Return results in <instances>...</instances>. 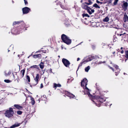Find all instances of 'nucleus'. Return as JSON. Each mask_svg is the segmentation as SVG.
Listing matches in <instances>:
<instances>
[{"instance_id": "f257e3e1", "label": "nucleus", "mask_w": 128, "mask_h": 128, "mask_svg": "<svg viewBox=\"0 0 128 128\" xmlns=\"http://www.w3.org/2000/svg\"><path fill=\"white\" fill-rule=\"evenodd\" d=\"M87 84H86L85 88L86 91V94L84 93V94H87L91 100L98 107L100 106L101 104L106 101L105 98L103 96H94L90 93V90L87 87Z\"/></svg>"}, {"instance_id": "f03ea898", "label": "nucleus", "mask_w": 128, "mask_h": 128, "mask_svg": "<svg viewBox=\"0 0 128 128\" xmlns=\"http://www.w3.org/2000/svg\"><path fill=\"white\" fill-rule=\"evenodd\" d=\"M13 109H15L14 108H10L9 109L6 110L4 114L5 116L8 118H12L14 116V112Z\"/></svg>"}, {"instance_id": "7ed1b4c3", "label": "nucleus", "mask_w": 128, "mask_h": 128, "mask_svg": "<svg viewBox=\"0 0 128 128\" xmlns=\"http://www.w3.org/2000/svg\"><path fill=\"white\" fill-rule=\"evenodd\" d=\"M61 39L62 42L68 45L70 44L72 42V40L69 38L66 35L64 34L62 35L61 36Z\"/></svg>"}, {"instance_id": "20e7f679", "label": "nucleus", "mask_w": 128, "mask_h": 128, "mask_svg": "<svg viewBox=\"0 0 128 128\" xmlns=\"http://www.w3.org/2000/svg\"><path fill=\"white\" fill-rule=\"evenodd\" d=\"M21 26H18L17 28H15L12 29V32L15 34H19L20 31L22 30H27L26 28H24V29H22Z\"/></svg>"}, {"instance_id": "39448f33", "label": "nucleus", "mask_w": 128, "mask_h": 128, "mask_svg": "<svg viewBox=\"0 0 128 128\" xmlns=\"http://www.w3.org/2000/svg\"><path fill=\"white\" fill-rule=\"evenodd\" d=\"M19 24H20V25H19V26H21L22 29H24L26 26V24L25 23L21 21H15L13 22V25H15Z\"/></svg>"}, {"instance_id": "423d86ee", "label": "nucleus", "mask_w": 128, "mask_h": 128, "mask_svg": "<svg viewBox=\"0 0 128 128\" xmlns=\"http://www.w3.org/2000/svg\"><path fill=\"white\" fill-rule=\"evenodd\" d=\"M62 61L64 65L66 67L69 68L70 64V62L67 59L65 58L62 59Z\"/></svg>"}, {"instance_id": "0eeeda50", "label": "nucleus", "mask_w": 128, "mask_h": 128, "mask_svg": "<svg viewBox=\"0 0 128 128\" xmlns=\"http://www.w3.org/2000/svg\"><path fill=\"white\" fill-rule=\"evenodd\" d=\"M64 93L66 95L69 97L70 98H76L75 96L67 91H65Z\"/></svg>"}, {"instance_id": "6e6552de", "label": "nucleus", "mask_w": 128, "mask_h": 128, "mask_svg": "<svg viewBox=\"0 0 128 128\" xmlns=\"http://www.w3.org/2000/svg\"><path fill=\"white\" fill-rule=\"evenodd\" d=\"M22 10L23 14H27L31 11L30 9L27 7H25L22 8Z\"/></svg>"}, {"instance_id": "1a4fd4ad", "label": "nucleus", "mask_w": 128, "mask_h": 128, "mask_svg": "<svg viewBox=\"0 0 128 128\" xmlns=\"http://www.w3.org/2000/svg\"><path fill=\"white\" fill-rule=\"evenodd\" d=\"M88 82L86 78H84L82 81L81 83V86L84 88V85H85V86H86V84H87Z\"/></svg>"}, {"instance_id": "9d476101", "label": "nucleus", "mask_w": 128, "mask_h": 128, "mask_svg": "<svg viewBox=\"0 0 128 128\" xmlns=\"http://www.w3.org/2000/svg\"><path fill=\"white\" fill-rule=\"evenodd\" d=\"M123 2V3L122 5V6L124 10L126 11L127 9V8L128 6V3L127 2H125L124 1Z\"/></svg>"}, {"instance_id": "9b49d317", "label": "nucleus", "mask_w": 128, "mask_h": 128, "mask_svg": "<svg viewBox=\"0 0 128 128\" xmlns=\"http://www.w3.org/2000/svg\"><path fill=\"white\" fill-rule=\"evenodd\" d=\"M40 76V74H36V77L34 78V80L35 81L36 83V84H35L34 86L36 85L37 84H38L40 80V79L39 78Z\"/></svg>"}, {"instance_id": "f8f14e48", "label": "nucleus", "mask_w": 128, "mask_h": 128, "mask_svg": "<svg viewBox=\"0 0 128 128\" xmlns=\"http://www.w3.org/2000/svg\"><path fill=\"white\" fill-rule=\"evenodd\" d=\"M32 57L34 58H38L40 59L42 57V55L41 54H35L32 56Z\"/></svg>"}, {"instance_id": "ddd939ff", "label": "nucleus", "mask_w": 128, "mask_h": 128, "mask_svg": "<svg viewBox=\"0 0 128 128\" xmlns=\"http://www.w3.org/2000/svg\"><path fill=\"white\" fill-rule=\"evenodd\" d=\"M14 107L15 108L19 110H22L23 108V107L18 104H15L14 105Z\"/></svg>"}, {"instance_id": "4468645a", "label": "nucleus", "mask_w": 128, "mask_h": 128, "mask_svg": "<svg viewBox=\"0 0 128 128\" xmlns=\"http://www.w3.org/2000/svg\"><path fill=\"white\" fill-rule=\"evenodd\" d=\"M94 56L91 55L89 56V57L86 60H85L86 63L89 61H90L93 60L94 58Z\"/></svg>"}, {"instance_id": "2eb2a0df", "label": "nucleus", "mask_w": 128, "mask_h": 128, "mask_svg": "<svg viewBox=\"0 0 128 128\" xmlns=\"http://www.w3.org/2000/svg\"><path fill=\"white\" fill-rule=\"evenodd\" d=\"M85 4H86L85 3V2L82 3V5L81 7L87 10L90 7L85 5Z\"/></svg>"}, {"instance_id": "dca6fc26", "label": "nucleus", "mask_w": 128, "mask_h": 128, "mask_svg": "<svg viewBox=\"0 0 128 128\" xmlns=\"http://www.w3.org/2000/svg\"><path fill=\"white\" fill-rule=\"evenodd\" d=\"M123 20L124 22L128 21V16L126 14H124Z\"/></svg>"}, {"instance_id": "f3484780", "label": "nucleus", "mask_w": 128, "mask_h": 128, "mask_svg": "<svg viewBox=\"0 0 128 128\" xmlns=\"http://www.w3.org/2000/svg\"><path fill=\"white\" fill-rule=\"evenodd\" d=\"M22 123H15L14 124H13L10 126V128H14L16 127H17L19 126L21 124H22Z\"/></svg>"}, {"instance_id": "a211bd4d", "label": "nucleus", "mask_w": 128, "mask_h": 128, "mask_svg": "<svg viewBox=\"0 0 128 128\" xmlns=\"http://www.w3.org/2000/svg\"><path fill=\"white\" fill-rule=\"evenodd\" d=\"M125 54L124 55L126 59L125 60V62H126L127 60H128V50H126L125 52Z\"/></svg>"}, {"instance_id": "6ab92c4d", "label": "nucleus", "mask_w": 128, "mask_h": 128, "mask_svg": "<svg viewBox=\"0 0 128 128\" xmlns=\"http://www.w3.org/2000/svg\"><path fill=\"white\" fill-rule=\"evenodd\" d=\"M86 63L85 60H82V61L81 62L80 64H79L78 65V70H77V71L79 69V67H81L82 66L83 64H85Z\"/></svg>"}, {"instance_id": "aec40b11", "label": "nucleus", "mask_w": 128, "mask_h": 128, "mask_svg": "<svg viewBox=\"0 0 128 128\" xmlns=\"http://www.w3.org/2000/svg\"><path fill=\"white\" fill-rule=\"evenodd\" d=\"M61 86V85L59 84H57L55 83H54V84L53 87L54 88H56L57 87H60Z\"/></svg>"}, {"instance_id": "412c9836", "label": "nucleus", "mask_w": 128, "mask_h": 128, "mask_svg": "<svg viewBox=\"0 0 128 128\" xmlns=\"http://www.w3.org/2000/svg\"><path fill=\"white\" fill-rule=\"evenodd\" d=\"M25 70L26 69L25 68H24V69L21 70L20 71L21 73H22V78L24 76Z\"/></svg>"}, {"instance_id": "4be33fe9", "label": "nucleus", "mask_w": 128, "mask_h": 128, "mask_svg": "<svg viewBox=\"0 0 128 128\" xmlns=\"http://www.w3.org/2000/svg\"><path fill=\"white\" fill-rule=\"evenodd\" d=\"M44 63L43 62H41L39 64V65L40 66V67L41 69H42L44 68Z\"/></svg>"}, {"instance_id": "5701e85b", "label": "nucleus", "mask_w": 128, "mask_h": 128, "mask_svg": "<svg viewBox=\"0 0 128 128\" xmlns=\"http://www.w3.org/2000/svg\"><path fill=\"white\" fill-rule=\"evenodd\" d=\"M60 1H59V0H57L56 2V4L57 6H60L61 5L62 3V2Z\"/></svg>"}, {"instance_id": "b1692460", "label": "nucleus", "mask_w": 128, "mask_h": 128, "mask_svg": "<svg viewBox=\"0 0 128 128\" xmlns=\"http://www.w3.org/2000/svg\"><path fill=\"white\" fill-rule=\"evenodd\" d=\"M93 7H94L96 8H100V6H99L96 3L94 4L93 6Z\"/></svg>"}, {"instance_id": "393cba45", "label": "nucleus", "mask_w": 128, "mask_h": 128, "mask_svg": "<svg viewBox=\"0 0 128 128\" xmlns=\"http://www.w3.org/2000/svg\"><path fill=\"white\" fill-rule=\"evenodd\" d=\"M31 100H32L31 104L32 105H34L35 104V101L34 100V98H33L32 97L31 98Z\"/></svg>"}, {"instance_id": "a878e982", "label": "nucleus", "mask_w": 128, "mask_h": 128, "mask_svg": "<svg viewBox=\"0 0 128 128\" xmlns=\"http://www.w3.org/2000/svg\"><path fill=\"white\" fill-rule=\"evenodd\" d=\"M109 18L108 16H106L104 20L103 21L104 22H108L109 21Z\"/></svg>"}, {"instance_id": "bb28decb", "label": "nucleus", "mask_w": 128, "mask_h": 128, "mask_svg": "<svg viewBox=\"0 0 128 128\" xmlns=\"http://www.w3.org/2000/svg\"><path fill=\"white\" fill-rule=\"evenodd\" d=\"M90 67L89 66H88L87 67H86L85 68V70L86 72H88L89 70L90 69Z\"/></svg>"}, {"instance_id": "cd10ccee", "label": "nucleus", "mask_w": 128, "mask_h": 128, "mask_svg": "<svg viewBox=\"0 0 128 128\" xmlns=\"http://www.w3.org/2000/svg\"><path fill=\"white\" fill-rule=\"evenodd\" d=\"M113 66L114 67L116 70H120L118 68V66L117 65L115 64H114L113 65Z\"/></svg>"}, {"instance_id": "c85d7f7f", "label": "nucleus", "mask_w": 128, "mask_h": 128, "mask_svg": "<svg viewBox=\"0 0 128 128\" xmlns=\"http://www.w3.org/2000/svg\"><path fill=\"white\" fill-rule=\"evenodd\" d=\"M82 16L83 18L85 16L88 17H89L90 16L87 14H82Z\"/></svg>"}, {"instance_id": "c756f323", "label": "nucleus", "mask_w": 128, "mask_h": 128, "mask_svg": "<svg viewBox=\"0 0 128 128\" xmlns=\"http://www.w3.org/2000/svg\"><path fill=\"white\" fill-rule=\"evenodd\" d=\"M88 1L89 2V3H87V2H85V3L88 5H90L92 4L93 2L91 1L90 0H88Z\"/></svg>"}, {"instance_id": "7c9ffc66", "label": "nucleus", "mask_w": 128, "mask_h": 128, "mask_svg": "<svg viewBox=\"0 0 128 128\" xmlns=\"http://www.w3.org/2000/svg\"><path fill=\"white\" fill-rule=\"evenodd\" d=\"M26 78L28 80V82H30V76L28 75H26Z\"/></svg>"}, {"instance_id": "2f4dec72", "label": "nucleus", "mask_w": 128, "mask_h": 128, "mask_svg": "<svg viewBox=\"0 0 128 128\" xmlns=\"http://www.w3.org/2000/svg\"><path fill=\"white\" fill-rule=\"evenodd\" d=\"M119 0H114V2L113 3V6H115L116 5Z\"/></svg>"}, {"instance_id": "473e14b6", "label": "nucleus", "mask_w": 128, "mask_h": 128, "mask_svg": "<svg viewBox=\"0 0 128 128\" xmlns=\"http://www.w3.org/2000/svg\"><path fill=\"white\" fill-rule=\"evenodd\" d=\"M112 0H107V1L105 2L104 3H107L108 4H111L112 2Z\"/></svg>"}, {"instance_id": "72a5a7b5", "label": "nucleus", "mask_w": 128, "mask_h": 128, "mask_svg": "<svg viewBox=\"0 0 128 128\" xmlns=\"http://www.w3.org/2000/svg\"><path fill=\"white\" fill-rule=\"evenodd\" d=\"M47 72L48 73H52V69L51 68L48 69V70H47Z\"/></svg>"}, {"instance_id": "f704fd0d", "label": "nucleus", "mask_w": 128, "mask_h": 128, "mask_svg": "<svg viewBox=\"0 0 128 128\" xmlns=\"http://www.w3.org/2000/svg\"><path fill=\"white\" fill-rule=\"evenodd\" d=\"M22 113V112L20 110H18L17 111V113L18 115H21Z\"/></svg>"}, {"instance_id": "c9c22d12", "label": "nucleus", "mask_w": 128, "mask_h": 128, "mask_svg": "<svg viewBox=\"0 0 128 128\" xmlns=\"http://www.w3.org/2000/svg\"><path fill=\"white\" fill-rule=\"evenodd\" d=\"M91 9L92 8H90V7L88 9V10H87V12L89 13V14H92V12H90V10H91Z\"/></svg>"}, {"instance_id": "e433bc0d", "label": "nucleus", "mask_w": 128, "mask_h": 128, "mask_svg": "<svg viewBox=\"0 0 128 128\" xmlns=\"http://www.w3.org/2000/svg\"><path fill=\"white\" fill-rule=\"evenodd\" d=\"M4 81L5 82L7 83H10L12 82L11 80H5Z\"/></svg>"}, {"instance_id": "4c0bfd02", "label": "nucleus", "mask_w": 128, "mask_h": 128, "mask_svg": "<svg viewBox=\"0 0 128 128\" xmlns=\"http://www.w3.org/2000/svg\"><path fill=\"white\" fill-rule=\"evenodd\" d=\"M73 80V79H71L70 80V79H68V81L67 82V83H70V82H71Z\"/></svg>"}, {"instance_id": "58836bf2", "label": "nucleus", "mask_w": 128, "mask_h": 128, "mask_svg": "<svg viewBox=\"0 0 128 128\" xmlns=\"http://www.w3.org/2000/svg\"><path fill=\"white\" fill-rule=\"evenodd\" d=\"M108 67L109 68H110L111 69L113 72H114V69L113 68L110 67V66L109 65H108Z\"/></svg>"}, {"instance_id": "ea45409f", "label": "nucleus", "mask_w": 128, "mask_h": 128, "mask_svg": "<svg viewBox=\"0 0 128 128\" xmlns=\"http://www.w3.org/2000/svg\"><path fill=\"white\" fill-rule=\"evenodd\" d=\"M11 71H9L8 73L6 74V76H8V75H10L11 74Z\"/></svg>"}, {"instance_id": "a19ab883", "label": "nucleus", "mask_w": 128, "mask_h": 128, "mask_svg": "<svg viewBox=\"0 0 128 128\" xmlns=\"http://www.w3.org/2000/svg\"><path fill=\"white\" fill-rule=\"evenodd\" d=\"M120 70H118L117 72H115V75L116 76H117L118 74L120 73Z\"/></svg>"}, {"instance_id": "79ce46f5", "label": "nucleus", "mask_w": 128, "mask_h": 128, "mask_svg": "<svg viewBox=\"0 0 128 128\" xmlns=\"http://www.w3.org/2000/svg\"><path fill=\"white\" fill-rule=\"evenodd\" d=\"M25 4L26 5L28 4V2L27 0H24Z\"/></svg>"}, {"instance_id": "37998d69", "label": "nucleus", "mask_w": 128, "mask_h": 128, "mask_svg": "<svg viewBox=\"0 0 128 128\" xmlns=\"http://www.w3.org/2000/svg\"><path fill=\"white\" fill-rule=\"evenodd\" d=\"M37 66L35 65L33 66H31L30 68H36V67H37Z\"/></svg>"}, {"instance_id": "c03bdc74", "label": "nucleus", "mask_w": 128, "mask_h": 128, "mask_svg": "<svg viewBox=\"0 0 128 128\" xmlns=\"http://www.w3.org/2000/svg\"><path fill=\"white\" fill-rule=\"evenodd\" d=\"M126 34L125 33H124V34H117L118 35V36H122V35H124V34Z\"/></svg>"}, {"instance_id": "a18cd8bd", "label": "nucleus", "mask_w": 128, "mask_h": 128, "mask_svg": "<svg viewBox=\"0 0 128 128\" xmlns=\"http://www.w3.org/2000/svg\"><path fill=\"white\" fill-rule=\"evenodd\" d=\"M41 51L42 53H45L46 52V50H41Z\"/></svg>"}, {"instance_id": "49530a36", "label": "nucleus", "mask_w": 128, "mask_h": 128, "mask_svg": "<svg viewBox=\"0 0 128 128\" xmlns=\"http://www.w3.org/2000/svg\"><path fill=\"white\" fill-rule=\"evenodd\" d=\"M118 31L120 33H122V30L121 29H119L118 30Z\"/></svg>"}, {"instance_id": "de8ad7c7", "label": "nucleus", "mask_w": 128, "mask_h": 128, "mask_svg": "<svg viewBox=\"0 0 128 128\" xmlns=\"http://www.w3.org/2000/svg\"><path fill=\"white\" fill-rule=\"evenodd\" d=\"M43 84L42 83L41 84H40V88H43Z\"/></svg>"}, {"instance_id": "09e8293b", "label": "nucleus", "mask_w": 128, "mask_h": 128, "mask_svg": "<svg viewBox=\"0 0 128 128\" xmlns=\"http://www.w3.org/2000/svg\"><path fill=\"white\" fill-rule=\"evenodd\" d=\"M60 6L61 7L62 9H64V7L63 5H62V4L60 5Z\"/></svg>"}, {"instance_id": "8fccbe9b", "label": "nucleus", "mask_w": 128, "mask_h": 128, "mask_svg": "<svg viewBox=\"0 0 128 128\" xmlns=\"http://www.w3.org/2000/svg\"><path fill=\"white\" fill-rule=\"evenodd\" d=\"M91 11L92 13H94V9H92V8L91 10H90Z\"/></svg>"}, {"instance_id": "3c124183", "label": "nucleus", "mask_w": 128, "mask_h": 128, "mask_svg": "<svg viewBox=\"0 0 128 128\" xmlns=\"http://www.w3.org/2000/svg\"><path fill=\"white\" fill-rule=\"evenodd\" d=\"M92 47L93 49H94L95 48V47L94 45H92Z\"/></svg>"}, {"instance_id": "603ef678", "label": "nucleus", "mask_w": 128, "mask_h": 128, "mask_svg": "<svg viewBox=\"0 0 128 128\" xmlns=\"http://www.w3.org/2000/svg\"><path fill=\"white\" fill-rule=\"evenodd\" d=\"M96 2L98 4H99L100 3V2H99L98 0H96Z\"/></svg>"}, {"instance_id": "864d4df0", "label": "nucleus", "mask_w": 128, "mask_h": 128, "mask_svg": "<svg viewBox=\"0 0 128 128\" xmlns=\"http://www.w3.org/2000/svg\"><path fill=\"white\" fill-rule=\"evenodd\" d=\"M120 52L122 54L124 53V51L123 50H122L121 51H120Z\"/></svg>"}, {"instance_id": "5fc2aeb1", "label": "nucleus", "mask_w": 128, "mask_h": 128, "mask_svg": "<svg viewBox=\"0 0 128 128\" xmlns=\"http://www.w3.org/2000/svg\"><path fill=\"white\" fill-rule=\"evenodd\" d=\"M110 64H112L113 66V65L114 64L112 63V62L111 61H110Z\"/></svg>"}, {"instance_id": "6e6d98bb", "label": "nucleus", "mask_w": 128, "mask_h": 128, "mask_svg": "<svg viewBox=\"0 0 128 128\" xmlns=\"http://www.w3.org/2000/svg\"><path fill=\"white\" fill-rule=\"evenodd\" d=\"M115 52H112V54L114 55V56H115Z\"/></svg>"}, {"instance_id": "4d7b16f0", "label": "nucleus", "mask_w": 128, "mask_h": 128, "mask_svg": "<svg viewBox=\"0 0 128 128\" xmlns=\"http://www.w3.org/2000/svg\"><path fill=\"white\" fill-rule=\"evenodd\" d=\"M41 50H38V51H37L36 52V53H38V52H41Z\"/></svg>"}, {"instance_id": "13d9d810", "label": "nucleus", "mask_w": 128, "mask_h": 128, "mask_svg": "<svg viewBox=\"0 0 128 128\" xmlns=\"http://www.w3.org/2000/svg\"><path fill=\"white\" fill-rule=\"evenodd\" d=\"M36 68L37 69H38V70H40V68H39L38 67V66L36 67Z\"/></svg>"}, {"instance_id": "bf43d9fd", "label": "nucleus", "mask_w": 128, "mask_h": 128, "mask_svg": "<svg viewBox=\"0 0 128 128\" xmlns=\"http://www.w3.org/2000/svg\"><path fill=\"white\" fill-rule=\"evenodd\" d=\"M80 60V58H78L77 59V61H78Z\"/></svg>"}, {"instance_id": "052dcab7", "label": "nucleus", "mask_w": 128, "mask_h": 128, "mask_svg": "<svg viewBox=\"0 0 128 128\" xmlns=\"http://www.w3.org/2000/svg\"><path fill=\"white\" fill-rule=\"evenodd\" d=\"M100 4H103V2H100Z\"/></svg>"}, {"instance_id": "680f3d73", "label": "nucleus", "mask_w": 128, "mask_h": 128, "mask_svg": "<svg viewBox=\"0 0 128 128\" xmlns=\"http://www.w3.org/2000/svg\"><path fill=\"white\" fill-rule=\"evenodd\" d=\"M38 102H39L40 101V99H39L38 100Z\"/></svg>"}, {"instance_id": "e2e57ef3", "label": "nucleus", "mask_w": 128, "mask_h": 128, "mask_svg": "<svg viewBox=\"0 0 128 128\" xmlns=\"http://www.w3.org/2000/svg\"><path fill=\"white\" fill-rule=\"evenodd\" d=\"M83 0H81L80 1V2H81V3H82V2H83Z\"/></svg>"}, {"instance_id": "0e129e2a", "label": "nucleus", "mask_w": 128, "mask_h": 128, "mask_svg": "<svg viewBox=\"0 0 128 128\" xmlns=\"http://www.w3.org/2000/svg\"><path fill=\"white\" fill-rule=\"evenodd\" d=\"M123 48L122 47H121V48H120V49L121 50H122Z\"/></svg>"}, {"instance_id": "69168bd1", "label": "nucleus", "mask_w": 128, "mask_h": 128, "mask_svg": "<svg viewBox=\"0 0 128 128\" xmlns=\"http://www.w3.org/2000/svg\"><path fill=\"white\" fill-rule=\"evenodd\" d=\"M103 62L104 63H106V61H104L103 62Z\"/></svg>"}, {"instance_id": "338daca9", "label": "nucleus", "mask_w": 128, "mask_h": 128, "mask_svg": "<svg viewBox=\"0 0 128 128\" xmlns=\"http://www.w3.org/2000/svg\"><path fill=\"white\" fill-rule=\"evenodd\" d=\"M118 52H119L120 51V50L119 49H118Z\"/></svg>"}, {"instance_id": "774afa93", "label": "nucleus", "mask_w": 128, "mask_h": 128, "mask_svg": "<svg viewBox=\"0 0 128 128\" xmlns=\"http://www.w3.org/2000/svg\"><path fill=\"white\" fill-rule=\"evenodd\" d=\"M12 2L13 3H14V2L13 0H12Z\"/></svg>"}]
</instances>
